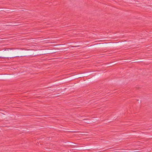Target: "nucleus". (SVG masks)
<instances>
[{
	"instance_id": "nucleus-1",
	"label": "nucleus",
	"mask_w": 152,
	"mask_h": 152,
	"mask_svg": "<svg viewBox=\"0 0 152 152\" xmlns=\"http://www.w3.org/2000/svg\"><path fill=\"white\" fill-rule=\"evenodd\" d=\"M134 62H139V61L137 60H134Z\"/></svg>"
},
{
	"instance_id": "nucleus-2",
	"label": "nucleus",
	"mask_w": 152,
	"mask_h": 152,
	"mask_svg": "<svg viewBox=\"0 0 152 152\" xmlns=\"http://www.w3.org/2000/svg\"><path fill=\"white\" fill-rule=\"evenodd\" d=\"M17 56H13V57H17Z\"/></svg>"
},
{
	"instance_id": "nucleus-3",
	"label": "nucleus",
	"mask_w": 152,
	"mask_h": 152,
	"mask_svg": "<svg viewBox=\"0 0 152 152\" xmlns=\"http://www.w3.org/2000/svg\"><path fill=\"white\" fill-rule=\"evenodd\" d=\"M86 120V119H83V120Z\"/></svg>"
}]
</instances>
